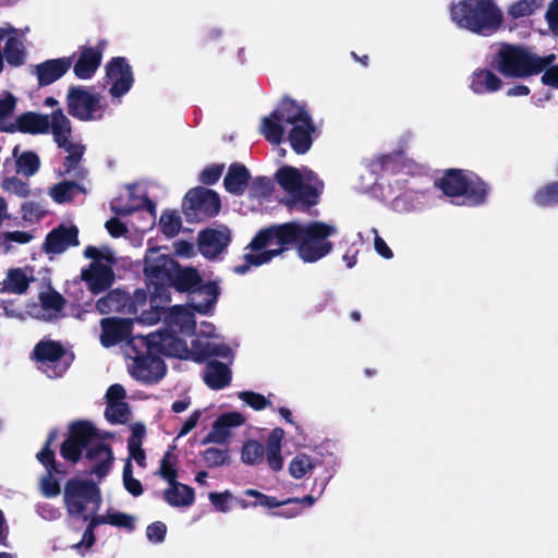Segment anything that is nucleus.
Masks as SVG:
<instances>
[{
    "label": "nucleus",
    "mask_w": 558,
    "mask_h": 558,
    "mask_svg": "<svg viewBox=\"0 0 558 558\" xmlns=\"http://www.w3.org/2000/svg\"><path fill=\"white\" fill-rule=\"evenodd\" d=\"M123 485L124 488L134 497H138L143 494L142 483L133 477V470L131 461H126L123 468Z\"/></svg>",
    "instance_id": "45"
},
{
    "label": "nucleus",
    "mask_w": 558,
    "mask_h": 558,
    "mask_svg": "<svg viewBox=\"0 0 558 558\" xmlns=\"http://www.w3.org/2000/svg\"><path fill=\"white\" fill-rule=\"evenodd\" d=\"M34 239L33 234L26 231H10L0 234V242L10 250L12 242L19 244L29 243Z\"/></svg>",
    "instance_id": "51"
},
{
    "label": "nucleus",
    "mask_w": 558,
    "mask_h": 558,
    "mask_svg": "<svg viewBox=\"0 0 558 558\" xmlns=\"http://www.w3.org/2000/svg\"><path fill=\"white\" fill-rule=\"evenodd\" d=\"M147 199L144 197H135L132 201V204L123 205L121 199H114L111 202V210L116 213L117 215H129L140 208H142L146 204Z\"/></svg>",
    "instance_id": "49"
},
{
    "label": "nucleus",
    "mask_w": 558,
    "mask_h": 558,
    "mask_svg": "<svg viewBox=\"0 0 558 558\" xmlns=\"http://www.w3.org/2000/svg\"><path fill=\"white\" fill-rule=\"evenodd\" d=\"M63 354L62 347L53 341H40L34 349L38 368L49 378L60 377L66 371Z\"/></svg>",
    "instance_id": "16"
},
{
    "label": "nucleus",
    "mask_w": 558,
    "mask_h": 558,
    "mask_svg": "<svg viewBox=\"0 0 558 558\" xmlns=\"http://www.w3.org/2000/svg\"><path fill=\"white\" fill-rule=\"evenodd\" d=\"M54 434H51L45 448L37 453V459L47 468L48 474L41 480V492L46 497H54L60 493L58 482L52 477V472H59L53 461V452L49 449Z\"/></svg>",
    "instance_id": "26"
},
{
    "label": "nucleus",
    "mask_w": 558,
    "mask_h": 558,
    "mask_svg": "<svg viewBox=\"0 0 558 558\" xmlns=\"http://www.w3.org/2000/svg\"><path fill=\"white\" fill-rule=\"evenodd\" d=\"M220 294L216 282H207L190 292V306L199 314L210 313Z\"/></svg>",
    "instance_id": "23"
},
{
    "label": "nucleus",
    "mask_w": 558,
    "mask_h": 558,
    "mask_svg": "<svg viewBox=\"0 0 558 558\" xmlns=\"http://www.w3.org/2000/svg\"><path fill=\"white\" fill-rule=\"evenodd\" d=\"M250 178L251 174L247 168L235 162L229 166L223 184L229 193L242 195L247 186Z\"/></svg>",
    "instance_id": "32"
},
{
    "label": "nucleus",
    "mask_w": 558,
    "mask_h": 558,
    "mask_svg": "<svg viewBox=\"0 0 558 558\" xmlns=\"http://www.w3.org/2000/svg\"><path fill=\"white\" fill-rule=\"evenodd\" d=\"M83 451L93 463L92 473L99 478L105 477L113 461L110 447L90 423H73L68 439L62 444L61 454L65 460L75 463L82 457Z\"/></svg>",
    "instance_id": "3"
},
{
    "label": "nucleus",
    "mask_w": 558,
    "mask_h": 558,
    "mask_svg": "<svg viewBox=\"0 0 558 558\" xmlns=\"http://www.w3.org/2000/svg\"><path fill=\"white\" fill-rule=\"evenodd\" d=\"M34 280V270L31 267L10 268L1 282V291L23 294Z\"/></svg>",
    "instance_id": "28"
},
{
    "label": "nucleus",
    "mask_w": 558,
    "mask_h": 558,
    "mask_svg": "<svg viewBox=\"0 0 558 558\" xmlns=\"http://www.w3.org/2000/svg\"><path fill=\"white\" fill-rule=\"evenodd\" d=\"M223 171V165H213L205 168L201 173V181L204 184H214L221 177Z\"/></svg>",
    "instance_id": "59"
},
{
    "label": "nucleus",
    "mask_w": 558,
    "mask_h": 558,
    "mask_svg": "<svg viewBox=\"0 0 558 558\" xmlns=\"http://www.w3.org/2000/svg\"><path fill=\"white\" fill-rule=\"evenodd\" d=\"M231 493L226 490L223 493H210L208 498L217 511L227 513L230 511Z\"/></svg>",
    "instance_id": "57"
},
{
    "label": "nucleus",
    "mask_w": 558,
    "mask_h": 558,
    "mask_svg": "<svg viewBox=\"0 0 558 558\" xmlns=\"http://www.w3.org/2000/svg\"><path fill=\"white\" fill-rule=\"evenodd\" d=\"M182 207L187 221H199L218 214L220 199L213 190L195 187L187 192Z\"/></svg>",
    "instance_id": "14"
},
{
    "label": "nucleus",
    "mask_w": 558,
    "mask_h": 558,
    "mask_svg": "<svg viewBox=\"0 0 558 558\" xmlns=\"http://www.w3.org/2000/svg\"><path fill=\"white\" fill-rule=\"evenodd\" d=\"M81 191L83 190L77 183L72 181H64L51 187L49 195L57 203L62 204L71 201Z\"/></svg>",
    "instance_id": "43"
},
{
    "label": "nucleus",
    "mask_w": 558,
    "mask_h": 558,
    "mask_svg": "<svg viewBox=\"0 0 558 558\" xmlns=\"http://www.w3.org/2000/svg\"><path fill=\"white\" fill-rule=\"evenodd\" d=\"M106 75L110 96L120 102V98L131 89L134 82L131 66L124 58H113L106 65Z\"/></svg>",
    "instance_id": "17"
},
{
    "label": "nucleus",
    "mask_w": 558,
    "mask_h": 558,
    "mask_svg": "<svg viewBox=\"0 0 558 558\" xmlns=\"http://www.w3.org/2000/svg\"><path fill=\"white\" fill-rule=\"evenodd\" d=\"M162 232L168 236H174L181 227V220L175 213H163L159 220Z\"/></svg>",
    "instance_id": "48"
},
{
    "label": "nucleus",
    "mask_w": 558,
    "mask_h": 558,
    "mask_svg": "<svg viewBox=\"0 0 558 558\" xmlns=\"http://www.w3.org/2000/svg\"><path fill=\"white\" fill-rule=\"evenodd\" d=\"M105 47L106 41L101 40L96 46L80 48L73 65V72L77 78L89 80L94 76L101 63Z\"/></svg>",
    "instance_id": "19"
},
{
    "label": "nucleus",
    "mask_w": 558,
    "mask_h": 558,
    "mask_svg": "<svg viewBox=\"0 0 558 558\" xmlns=\"http://www.w3.org/2000/svg\"><path fill=\"white\" fill-rule=\"evenodd\" d=\"M166 501L172 507H187L194 502V490L179 482L169 484L163 493Z\"/></svg>",
    "instance_id": "35"
},
{
    "label": "nucleus",
    "mask_w": 558,
    "mask_h": 558,
    "mask_svg": "<svg viewBox=\"0 0 558 558\" xmlns=\"http://www.w3.org/2000/svg\"><path fill=\"white\" fill-rule=\"evenodd\" d=\"M77 228L74 226H60L52 230L46 238L44 247L47 253L59 254L71 245H76Z\"/></svg>",
    "instance_id": "24"
},
{
    "label": "nucleus",
    "mask_w": 558,
    "mask_h": 558,
    "mask_svg": "<svg viewBox=\"0 0 558 558\" xmlns=\"http://www.w3.org/2000/svg\"><path fill=\"white\" fill-rule=\"evenodd\" d=\"M230 242V231L226 227L210 228L198 234V248L206 258L221 254Z\"/></svg>",
    "instance_id": "21"
},
{
    "label": "nucleus",
    "mask_w": 558,
    "mask_h": 558,
    "mask_svg": "<svg viewBox=\"0 0 558 558\" xmlns=\"http://www.w3.org/2000/svg\"><path fill=\"white\" fill-rule=\"evenodd\" d=\"M203 458L207 466L217 468L225 464L228 452L227 450L211 447L204 451Z\"/></svg>",
    "instance_id": "52"
},
{
    "label": "nucleus",
    "mask_w": 558,
    "mask_h": 558,
    "mask_svg": "<svg viewBox=\"0 0 558 558\" xmlns=\"http://www.w3.org/2000/svg\"><path fill=\"white\" fill-rule=\"evenodd\" d=\"M336 234V226L320 221H293L270 227L253 239L250 251L244 254V263L235 266L234 272L244 275L251 266L267 264L291 244L296 245L298 255L304 263H315L331 252L332 243L328 239Z\"/></svg>",
    "instance_id": "1"
},
{
    "label": "nucleus",
    "mask_w": 558,
    "mask_h": 558,
    "mask_svg": "<svg viewBox=\"0 0 558 558\" xmlns=\"http://www.w3.org/2000/svg\"><path fill=\"white\" fill-rule=\"evenodd\" d=\"M276 180L288 197L284 204L290 209L307 210L318 203L324 183L307 168L281 167Z\"/></svg>",
    "instance_id": "6"
},
{
    "label": "nucleus",
    "mask_w": 558,
    "mask_h": 558,
    "mask_svg": "<svg viewBox=\"0 0 558 558\" xmlns=\"http://www.w3.org/2000/svg\"><path fill=\"white\" fill-rule=\"evenodd\" d=\"M244 423L245 417L240 412L223 413L214 422L211 430L202 440V444H228L232 429L242 426Z\"/></svg>",
    "instance_id": "20"
},
{
    "label": "nucleus",
    "mask_w": 558,
    "mask_h": 558,
    "mask_svg": "<svg viewBox=\"0 0 558 558\" xmlns=\"http://www.w3.org/2000/svg\"><path fill=\"white\" fill-rule=\"evenodd\" d=\"M238 398L255 411H262L271 404L265 396L254 391H241Z\"/></svg>",
    "instance_id": "46"
},
{
    "label": "nucleus",
    "mask_w": 558,
    "mask_h": 558,
    "mask_svg": "<svg viewBox=\"0 0 558 558\" xmlns=\"http://www.w3.org/2000/svg\"><path fill=\"white\" fill-rule=\"evenodd\" d=\"M96 306L102 314L110 312H136L135 302L130 300L129 295L121 290L109 292L106 296L97 301Z\"/></svg>",
    "instance_id": "29"
},
{
    "label": "nucleus",
    "mask_w": 558,
    "mask_h": 558,
    "mask_svg": "<svg viewBox=\"0 0 558 558\" xmlns=\"http://www.w3.org/2000/svg\"><path fill=\"white\" fill-rule=\"evenodd\" d=\"M244 494L246 496L256 498L257 504L262 507L277 508L279 506L286 505V502L279 501L275 497L267 496V495L259 493L258 490H255V489H246Z\"/></svg>",
    "instance_id": "58"
},
{
    "label": "nucleus",
    "mask_w": 558,
    "mask_h": 558,
    "mask_svg": "<svg viewBox=\"0 0 558 558\" xmlns=\"http://www.w3.org/2000/svg\"><path fill=\"white\" fill-rule=\"evenodd\" d=\"M163 325L165 329L162 331L151 332L150 335H173L180 337V335H191L196 328L193 313L183 305H175L169 308L165 314Z\"/></svg>",
    "instance_id": "18"
},
{
    "label": "nucleus",
    "mask_w": 558,
    "mask_h": 558,
    "mask_svg": "<svg viewBox=\"0 0 558 558\" xmlns=\"http://www.w3.org/2000/svg\"><path fill=\"white\" fill-rule=\"evenodd\" d=\"M400 154H391V155H385L380 156L377 161L373 165V167L376 169L380 167L385 172H393L395 171V165L397 160H399Z\"/></svg>",
    "instance_id": "60"
},
{
    "label": "nucleus",
    "mask_w": 558,
    "mask_h": 558,
    "mask_svg": "<svg viewBox=\"0 0 558 558\" xmlns=\"http://www.w3.org/2000/svg\"><path fill=\"white\" fill-rule=\"evenodd\" d=\"M40 307L33 312V316L43 320L54 319L62 310V296L51 290H47L39 294Z\"/></svg>",
    "instance_id": "31"
},
{
    "label": "nucleus",
    "mask_w": 558,
    "mask_h": 558,
    "mask_svg": "<svg viewBox=\"0 0 558 558\" xmlns=\"http://www.w3.org/2000/svg\"><path fill=\"white\" fill-rule=\"evenodd\" d=\"M153 337L166 338L162 335L133 337L125 349L126 355L133 360L130 366L132 376L144 383H154L162 378L166 365L158 354L170 356L161 343H150Z\"/></svg>",
    "instance_id": "7"
},
{
    "label": "nucleus",
    "mask_w": 558,
    "mask_h": 558,
    "mask_svg": "<svg viewBox=\"0 0 558 558\" xmlns=\"http://www.w3.org/2000/svg\"><path fill=\"white\" fill-rule=\"evenodd\" d=\"M546 20L553 34L558 36V0L553 1L548 7Z\"/></svg>",
    "instance_id": "62"
},
{
    "label": "nucleus",
    "mask_w": 558,
    "mask_h": 558,
    "mask_svg": "<svg viewBox=\"0 0 558 558\" xmlns=\"http://www.w3.org/2000/svg\"><path fill=\"white\" fill-rule=\"evenodd\" d=\"M16 105V98L9 92H0V131L15 130L10 121Z\"/></svg>",
    "instance_id": "40"
},
{
    "label": "nucleus",
    "mask_w": 558,
    "mask_h": 558,
    "mask_svg": "<svg viewBox=\"0 0 558 558\" xmlns=\"http://www.w3.org/2000/svg\"><path fill=\"white\" fill-rule=\"evenodd\" d=\"M534 203L542 207L558 205V182H551L539 187L534 194Z\"/></svg>",
    "instance_id": "44"
},
{
    "label": "nucleus",
    "mask_w": 558,
    "mask_h": 558,
    "mask_svg": "<svg viewBox=\"0 0 558 558\" xmlns=\"http://www.w3.org/2000/svg\"><path fill=\"white\" fill-rule=\"evenodd\" d=\"M145 435V428L142 425H135L128 440L130 459L134 460L141 468L145 466L146 454L142 449V441Z\"/></svg>",
    "instance_id": "39"
},
{
    "label": "nucleus",
    "mask_w": 558,
    "mask_h": 558,
    "mask_svg": "<svg viewBox=\"0 0 558 558\" xmlns=\"http://www.w3.org/2000/svg\"><path fill=\"white\" fill-rule=\"evenodd\" d=\"M204 380L211 389H222L231 381L229 367L221 362H209L204 372Z\"/></svg>",
    "instance_id": "34"
},
{
    "label": "nucleus",
    "mask_w": 558,
    "mask_h": 558,
    "mask_svg": "<svg viewBox=\"0 0 558 558\" xmlns=\"http://www.w3.org/2000/svg\"><path fill=\"white\" fill-rule=\"evenodd\" d=\"M167 534V526L163 522L156 521L146 529V537L153 544H161Z\"/></svg>",
    "instance_id": "55"
},
{
    "label": "nucleus",
    "mask_w": 558,
    "mask_h": 558,
    "mask_svg": "<svg viewBox=\"0 0 558 558\" xmlns=\"http://www.w3.org/2000/svg\"><path fill=\"white\" fill-rule=\"evenodd\" d=\"M318 460L307 453L300 452L295 454L289 463L288 472L291 477L301 480L312 474Z\"/></svg>",
    "instance_id": "37"
},
{
    "label": "nucleus",
    "mask_w": 558,
    "mask_h": 558,
    "mask_svg": "<svg viewBox=\"0 0 558 558\" xmlns=\"http://www.w3.org/2000/svg\"><path fill=\"white\" fill-rule=\"evenodd\" d=\"M136 522V518L134 515L119 512V511H109V524L117 527H123L129 531L134 529Z\"/></svg>",
    "instance_id": "53"
},
{
    "label": "nucleus",
    "mask_w": 558,
    "mask_h": 558,
    "mask_svg": "<svg viewBox=\"0 0 558 558\" xmlns=\"http://www.w3.org/2000/svg\"><path fill=\"white\" fill-rule=\"evenodd\" d=\"M201 284V277L193 268H181L177 265L169 287H174L179 291H192Z\"/></svg>",
    "instance_id": "36"
},
{
    "label": "nucleus",
    "mask_w": 558,
    "mask_h": 558,
    "mask_svg": "<svg viewBox=\"0 0 558 558\" xmlns=\"http://www.w3.org/2000/svg\"><path fill=\"white\" fill-rule=\"evenodd\" d=\"M7 41L3 50V56L7 62L12 66H19L25 61V46L23 40L17 35V29L13 27L5 28Z\"/></svg>",
    "instance_id": "33"
},
{
    "label": "nucleus",
    "mask_w": 558,
    "mask_h": 558,
    "mask_svg": "<svg viewBox=\"0 0 558 558\" xmlns=\"http://www.w3.org/2000/svg\"><path fill=\"white\" fill-rule=\"evenodd\" d=\"M291 125L289 141L298 154L306 153L312 146L314 125L305 108L292 99L282 100L274 112L262 120L260 133L272 144H279L286 126Z\"/></svg>",
    "instance_id": "2"
},
{
    "label": "nucleus",
    "mask_w": 558,
    "mask_h": 558,
    "mask_svg": "<svg viewBox=\"0 0 558 558\" xmlns=\"http://www.w3.org/2000/svg\"><path fill=\"white\" fill-rule=\"evenodd\" d=\"M15 123L20 131L27 133H46L51 130L54 142L68 153L64 172L71 173L76 169L85 148L82 144L72 141L70 120L61 110L52 112L51 116L26 112L20 116Z\"/></svg>",
    "instance_id": "4"
},
{
    "label": "nucleus",
    "mask_w": 558,
    "mask_h": 558,
    "mask_svg": "<svg viewBox=\"0 0 558 558\" xmlns=\"http://www.w3.org/2000/svg\"><path fill=\"white\" fill-rule=\"evenodd\" d=\"M178 263L159 248H150L145 256L144 271L148 281L155 286L154 293L159 294L169 287Z\"/></svg>",
    "instance_id": "15"
},
{
    "label": "nucleus",
    "mask_w": 558,
    "mask_h": 558,
    "mask_svg": "<svg viewBox=\"0 0 558 558\" xmlns=\"http://www.w3.org/2000/svg\"><path fill=\"white\" fill-rule=\"evenodd\" d=\"M265 448L257 440H247L241 451V460L248 465H256L264 460Z\"/></svg>",
    "instance_id": "42"
},
{
    "label": "nucleus",
    "mask_w": 558,
    "mask_h": 558,
    "mask_svg": "<svg viewBox=\"0 0 558 558\" xmlns=\"http://www.w3.org/2000/svg\"><path fill=\"white\" fill-rule=\"evenodd\" d=\"M436 184L456 205H482L489 192L487 184L478 175L462 170H448Z\"/></svg>",
    "instance_id": "9"
},
{
    "label": "nucleus",
    "mask_w": 558,
    "mask_h": 558,
    "mask_svg": "<svg viewBox=\"0 0 558 558\" xmlns=\"http://www.w3.org/2000/svg\"><path fill=\"white\" fill-rule=\"evenodd\" d=\"M133 322L126 318H104L101 320L102 333L100 341L104 347H112L122 341H128L134 337L132 335ZM137 335L136 337H138ZM129 343H126L128 345Z\"/></svg>",
    "instance_id": "22"
},
{
    "label": "nucleus",
    "mask_w": 558,
    "mask_h": 558,
    "mask_svg": "<svg viewBox=\"0 0 558 558\" xmlns=\"http://www.w3.org/2000/svg\"><path fill=\"white\" fill-rule=\"evenodd\" d=\"M13 156L16 159V169L19 173L25 177H31L37 172L40 162L35 153L24 151L19 155V148L15 147L13 149Z\"/></svg>",
    "instance_id": "41"
},
{
    "label": "nucleus",
    "mask_w": 558,
    "mask_h": 558,
    "mask_svg": "<svg viewBox=\"0 0 558 558\" xmlns=\"http://www.w3.org/2000/svg\"><path fill=\"white\" fill-rule=\"evenodd\" d=\"M542 76V82L545 85L558 88V65L547 66Z\"/></svg>",
    "instance_id": "64"
},
{
    "label": "nucleus",
    "mask_w": 558,
    "mask_h": 558,
    "mask_svg": "<svg viewBox=\"0 0 558 558\" xmlns=\"http://www.w3.org/2000/svg\"><path fill=\"white\" fill-rule=\"evenodd\" d=\"M150 343H161L167 354L173 357L202 362L209 356L229 359L231 349L216 333V328L210 323H202L192 340L191 348L178 336L166 335V338L153 337Z\"/></svg>",
    "instance_id": "5"
},
{
    "label": "nucleus",
    "mask_w": 558,
    "mask_h": 558,
    "mask_svg": "<svg viewBox=\"0 0 558 558\" xmlns=\"http://www.w3.org/2000/svg\"><path fill=\"white\" fill-rule=\"evenodd\" d=\"M105 415L111 423H124L129 417L128 405L124 402L108 403Z\"/></svg>",
    "instance_id": "47"
},
{
    "label": "nucleus",
    "mask_w": 558,
    "mask_h": 558,
    "mask_svg": "<svg viewBox=\"0 0 558 558\" xmlns=\"http://www.w3.org/2000/svg\"><path fill=\"white\" fill-rule=\"evenodd\" d=\"M88 525L83 534L82 541L73 547L82 555L95 543L94 530L101 524H109V512L105 515H97L92 511V517L88 515Z\"/></svg>",
    "instance_id": "38"
},
{
    "label": "nucleus",
    "mask_w": 558,
    "mask_h": 558,
    "mask_svg": "<svg viewBox=\"0 0 558 558\" xmlns=\"http://www.w3.org/2000/svg\"><path fill=\"white\" fill-rule=\"evenodd\" d=\"M73 57L47 60L39 63L35 73L40 85H49L62 77L72 66Z\"/></svg>",
    "instance_id": "25"
},
{
    "label": "nucleus",
    "mask_w": 558,
    "mask_h": 558,
    "mask_svg": "<svg viewBox=\"0 0 558 558\" xmlns=\"http://www.w3.org/2000/svg\"><path fill=\"white\" fill-rule=\"evenodd\" d=\"M555 54L538 57L523 47L504 45L496 56V69L505 76L525 77L537 74L551 65Z\"/></svg>",
    "instance_id": "10"
},
{
    "label": "nucleus",
    "mask_w": 558,
    "mask_h": 558,
    "mask_svg": "<svg viewBox=\"0 0 558 558\" xmlns=\"http://www.w3.org/2000/svg\"><path fill=\"white\" fill-rule=\"evenodd\" d=\"M84 255L87 258L94 259L90 267L82 272V277L87 282L88 288L95 294L107 290L114 279L111 268L118 262L114 252L107 246H87Z\"/></svg>",
    "instance_id": "11"
},
{
    "label": "nucleus",
    "mask_w": 558,
    "mask_h": 558,
    "mask_svg": "<svg viewBox=\"0 0 558 558\" xmlns=\"http://www.w3.org/2000/svg\"><path fill=\"white\" fill-rule=\"evenodd\" d=\"M169 457H170V453H167L162 458L159 473L169 484H172V483H175L177 471L172 466V464L169 462Z\"/></svg>",
    "instance_id": "61"
},
{
    "label": "nucleus",
    "mask_w": 558,
    "mask_h": 558,
    "mask_svg": "<svg viewBox=\"0 0 558 558\" xmlns=\"http://www.w3.org/2000/svg\"><path fill=\"white\" fill-rule=\"evenodd\" d=\"M284 430L280 427L274 428L267 437L265 448V456L269 468L278 472L283 468L282 440Z\"/></svg>",
    "instance_id": "30"
},
{
    "label": "nucleus",
    "mask_w": 558,
    "mask_h": 558,
    "mask_svg": "<svg viewBox=\"0 0 558 558\" xmlns=\"http://www.w3.org/2000/svg\"><path fill=\"white\" fill-rule=\"evenodd\" d=\"M1 187L19 197H26L29 193L28 185L15 177L5 178L1 183Z\"/></svg>",
    "instance_id": "50"
},
{
    "label": "nucleus",
    "mask_w": 558,
    "mask_h": 558,
    "mask_svg": "<svg viewBox=\"0 0 558 558\" xmlns=\"http://www.w3.org/2000/svg\"><path fill=\"white\" fill-rule=\"evenodd\" d=\"M64 502L71 515L88 519L87 505L93 504V512L99 510L101 495L97 485L90 481L71 480L64 488Z\"/></svg>",
    "instance_id": "12"
},
{
    "label": "nucleus",
    "mask_w": 558,
    "mask_h": 558,
    "mask_svg": "<svg viewBox=\"0 0 558 558\" xmlns=\"http://www.w3.org/2000/svg\"><path fill=\"white\" fill-rule=\"evenodd\" d=\"M203 414V410H195L191 413V415L183 423L178 437H183L187 435L198 423L201 416Z\"/></svg>",
    "instance_id": "63"
},
{
    "label": "nucleus",
    "mask_w": 558,
    "mask_h": 558,
    "mask_svg": "<svg viewBox=\"0 0 558 558\" xmlns=\"http://www.w3.org/2000/svg\"><path fill=\"white\" fill-rule=\"evenodd\" d=\"M451 19L461 28L490 35L502 23V12L494 0H464L451 7Z\"/></svg>",
    "instance_id": "8"
},
{
    "label": "nucleus",
    "mask_w": 558,
    "mask_h": 558,
    "mask_svg": "<svg viewBox=\"0 0 558 558\" xmlns=\"http://www.w3.org/2000/svg\"><path fill=\"white\" fill-rule=\"evenodd\" d=\"M70 114L82 121L101 119L106 105L102 97L93 88L71 86L66 95Z\"/></svg>",
    "instance_id": "13"
},
{
    "label": "nucleus",
    "mask_w": 558,
    "mask_h": 558,
    "mask_svg": "<svg viewBox=\"0 0 558 558\" xmlns=\"http://www.w3.org/2000/svg\"><path fill=\"white\" fill-rule=\"evenodd\" d=\"M271 189H272V184H271V181L268 178L256 177L252 181L251 189H250V194L253 197H257V198L266 197V196H268L270 194Z\"/></svg>",
    "instance_id": "54"
},
{
    "label": "nucleus",
    "mask_w": 558,
    "mask_h": 558,
    "mask_svg": "<svg viewBox=\"0 0 558 558\" xmlns=\"http://www.w3.org/2000/svg\"><path fill=\"white\" fill-rule=\"evenodd\" d=\"M502 86V81L487 69H476L469 77V87L476 95L493 94Z\"/></svg>",
    "instance_id": "27"
},
{
    "label": "nucleus",
    "mask_w": 558,
    "mask_h": 558,
    "mask_svg": "<svg viewBox=\"0 0 558 558\" xmlns=\"http://www.w3.org/2000/svg\"><path fill=\"white\" fill-rule=\"evenodd\" d=\"M537 8L536 0H520L509 8V14L521 17L531 14Z\"/></svg>",
    "instance_id": "56"
}]
</instances>
